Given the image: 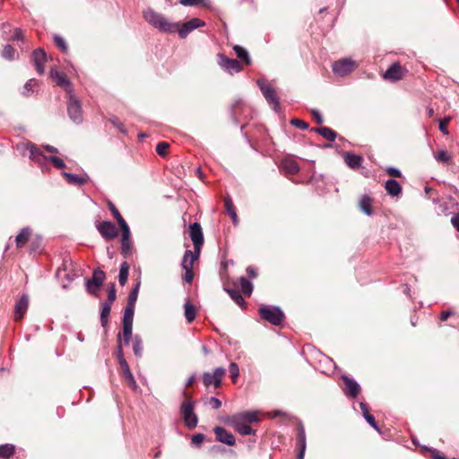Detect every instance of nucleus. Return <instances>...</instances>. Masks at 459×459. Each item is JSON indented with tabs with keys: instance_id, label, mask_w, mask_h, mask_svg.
I'll return each mask as SVG.
<instances>
[{
	"instance_id": "obj_1",
	"label": "nucleus",
	"mask_w": 459,
	"mask_h": 459,
	"mask_svg": "<svg viewBox=\"0 0 459 459\" xmlns=\"http://www.w3.org/2000/svg\"><path fill=\"white\" fill-rule=\"evenodd\" d=\"M143 17L155 29L165 33H174L178 29V23L169 22L161 13L149 8L143 12Z\"/></svg>"
},
{
	"instance_id": "obj_2",
	"label": "nucleus",
	"mask_w": 459,
	"mask_h": 459,
	"mask_svg": "<svg viewBox=\"0 0 459 459\" xmlns=\"http://www.w3.org/2000/svg\"><path fill=\"white\" fill-rule=\"evenodd\" d=\"M180 412L186 425L189 429H195L198 423V419L194 411V403L191 401H185L180 408Z\"/></svg>"
},
{
	"instance_id": "obj_3",
	"label": "nucleus",
	"mask_w": 459,
	"mask_h": 459,
	"mask_svg": "<svg viewBox=\"0 0 459 459\" xmlns=\"http://www.w3.org/2000/svg\"><path fill=\"white\" fill-rule=\"evenodd\" d=\"M260 315L263 319L274 325H281L284 317L282 311L277 307H262Z\"/></svg>"
},
{
	"instance_id": "obj_4",
	"label": "nucleus",
	"mask_w": 459,
	"mask_h": 459,
	"mask_svg": "<svg viewBox=\"0 0 459 459\" xmlns=\"http://www.w3.org/2000/svg\"><path fill=\"white\" fill-rule=\"evenodd\" d=\"M257 84L267 102L273 106V108L275 111H278L280 103L275 90L267 82L264 80H258Z\"/></svg>"
},
{
	"instance_id": "obj_5",
	"label": "nucleus",
	"mask_w": 459,
	"mask_h": 459,
	"mask_svg": "<svg viewBox=\"0 0 459 459\" xmlns=\"http://www.w3.org/2000/svg\"><path fill=\"white\" fill-rule=\"evenodd\" d=\"M67 112L70 118L75 124H81L82 122V112L80 101L74 96L70 95L67 103Z\"/></svg>"
},
{
	"instance_id": "obj_6",
	"label": "nucleus",
	"mask_w": 459,
	"mask_h": 459,
	"mask_svg": "<svg viewBox=\"0 0 459 459\" xmlns=\"http://www.w3.org/2000/svg\"><path fill=\"white\" fill-rule=\"evenodd\" d=\"M356 66L357 65L355 61L350 58H343L333 63V71L339 76H345L351 73L356 68Z\"/></svg>"
},
{
	"instance_id": "obj_7",
	"label": "nucleus",
	"mask_w": 459,
	"mask_h": 459,
	"mask_svg": "<svg viewBox=\"0 0 459 459\" xmlns=\"http://www.w3.org/2000/svg\"><path fill=\"white\" fill-rule=\"evenodd\" d=\"M217 60L219 65L231 74L234 73H238L242 70V65L238 60L228 58L223 54H218Z\"/></svg>"
},
{
	"instance_id": "obj_8",
	"label": "nucleus",
	"mask_w": 459,
	"mask_h": 459,
	"mask_svg": "<svg viewBox=\"0 0 459 459\" xmlns=\"http://www.w3.org/2000/svg\"><path fill=\"white\" fill-rule=\"evenodd\" d=\"M105 280V273L100 269L93 272L91 279L87 280L86 288L91 294H97Z\"/></svg>"
},
{
	"instance_id": "obj_9",
	"label": "nucleus",
	"mask_w": 459,
	"mask_h": 459,
	"mask_svg": "<svg viewBox=\"0 0 459 459\" xmlns=\"http://www.w3.org/2000/svg\"><path fill=\"white\" fill-rule=\"evenodd\" d=\"M205 25V22L198 18H193L184 22L182 25L178 23V29L176 30L181 39H185L191 31Z\"/></svg>"
},
{
	"instance_id": "obj_10",
	"label": "nucleus",
	"mask_w": 459,
	"mask_h": 459,
	"mask_svg": "<svg viewBox=\"0 0 459 459\" xmlns=\"http://www.w3.org/2000/svg\"><path fill=\"white\" fill-rule=\"evenodd\" d=\"M190 238L193 241L195 250L196 253H200L201 247L204 244V235L202 231L201 225L197 222H195L189 227Z\"/></svg>"
},
{
	"instance_id": "obj_11",
	"label": "nucleus",
	"mask_w": 459,
	"mask_h": 459,
	"mask_svg": "<svg viewBox=\"0 0 459 459\" xmlns=\"http://www.w3.org/2000/svg\"><path fill=\"white\" fill-rule=\"evenodd\" d=\"M98 230L106 239L115 238L118 234L116 225L111 221H103L100 223L98 225Z\"/></svg>"
},
{
	"instance_id": "obj_12",
	"label": "nucleus",
	"mask_w": 459,
	"mask_h": 459,
	"mask_svg": "<svg viewBox=\"0 0 459 459\" xmlns=\"http://www.w3.org/2000/svg\"><path fill=\"white\" fill-rule=\"evenodd\" d=\"M214 434L218 441L224 443L228 446H233L236 442L235 437L230 431H228L222 427H215Z\"/></svg>"
},
{
	"instance_id": "obj_13",
	"label": "nucleus",
	"mask_w": 459,
	"mask_h": 459,
	"mask_svg": "<svg viewBox=\"0 0 459 459\" xmlns=\"http://www.w3.org/2000/svg\"><path fill=\"white\" fill-rule=\"evenodd\" d=\"M50 76L56 82L57 85L64 87L67 92H71V83L65 74L60 73L56 68H52L50 70Z\"/></svg>"
},
{
	"instance_id": "obj_14",
	"label": "nucleus",
	"mask_w": 459,
	"mask_h": 459,
	"mask_svg": "<svg viewBox=\"0 0 459 459\" xmlns=\"http://www.w3.org/2000/svg\"><path fill=\"white\" fill-rule=\"evenodd\" d=\"M230 419H232L233 421H241V422H248V423H253V422H258L259 421V418H258V412L257 411H243V412H238V413H236L230 417H229Z\"/></svg>"
},
{
	"instance_id": "obj_15",
	"label": "nucleus",
	"mask_w": 459,
	"mask_h": 459,
	"mask_svg": "<svg viewBox=\"0 0 459 459\" xmlns=\"http://www.w3.org/2000/svg\"><path fill=\"white\" fill-rule=\"evenodd\" d=\"M403 69L399 64H393L385 73L384 77L386 80L395 82L403 78Z\"/></svg>"
},
{
	"instance_id": "obj_16",
	"label": "nucleus",
	"mask_w": 459,
	"mask_h": 459,
	"mask_svg": "<svg viewBox=\"0 0 459 459\" xmlns=\"http://www.w3.org/2000/svg\"><path fill=\"white\" fill-rule=\"evenodd\" d=\"M29 307V297L24 294L15 305L14 320L20 321L26 313Z\"/></svg>"
},
{
	"instance_id": "obj_17",
	"label": "nucleus",
	"mask_w": 459,
	"mask_h": 459,
	"mask_svg": "<svg viewBox=\"0 0 459 459\" xmlns=\"http://www.w3.org/2000/svg\"><path fill=\"white\" fill-rule=\"evenodd\" d=\"M224 422L233 427L235 430L238 431L242 436H247L254 433L253 429L244 422L238 420L233 421V420L230 418H226L224 420Z\"/></svg>"
},
{
	"instance_id": "obj_18",
	"label": "nucleus",
	"mask_w": 459,
	"mask_h": 459,
	"mask_svg": "<svg viewBox=\"0 0 459 459\" xmlns=\"http://www.w3.org/2000/svg\"><path fill=\"white\" fill-rule=\"evenodd\" d=\"M47 60V55L43 49L38 48L33 52V62L37 72L39 74H44V64Z\"/></svg>"
},
{
	"instance_id": "obj_19",
	"label": "nucleus",
	"mask_w": 459,
	"mask_h": 459,
	"mask_svg": "<svg viewBox=\"0 0 459 459\" xmlns=\"http://www.w3.org/2000/svg\"><path fill=\"white\" fill-rule=\"evenodd\" d=\"M342 379L346 385V386L344 388V393L346 394V395H350L351 397H356L359 394V390H360L359 384L356 381H354L353 379H351L346 376H343Z\"/></svg>"
},
{
	"instance_id": "obj_20",
	"label": "nucleus",
	"mask_w": 459,
	"mask_h": 459,
	"mask_svg": "<svg viewBox=\"0 0 459 459\" xmlns=\"http://www.w3.org/2000/svg\"><path fill=\"white\" fill-rule=\"evenodd\" d=\"M200 253H196L191 250H186L185 252L183 260H182V267L184 270H193L194 263L198 259Z\"/></svg>"
},
{
	"instance_id": "obj_21",
	"label": "nucleus",
	"mask_w": 459,
	"mask_h": 459,
	"mask_svg": "<svg viewBox=\"0 0 459 459\" xmlns=\"http://www.w3.org/2000/svg\"><path fill=\"white\" fill-rule=\"evenodd\" d=\"M344 160L349 168L357 169L361 167L362 157L353 153L346 152L344 154Z\"/></svg>"
},
{
	"instance_id": "obj_22",
	"label": "nucleus",
	"mask_w": 459,
	"mask_h": 459,
	"mask_svg": "<svg viewBox=\"0 0 459 459\" xmlns=\"http://www.w3.org/2000/svg\"><path fill=\"white\" fill-rule=\"evenodd\" d=\"M281 166L289 174H296L299 170L298 162L290 157L283 159Z\"/></svg>"
},
{
	"instance_id": "obj_23",
	"label": "nucleus",
	"mask_w": 459,
	"mask_h": 459,
	"mask_svg": "<svg viewBox=\"0 0 459 459\" xmlns=\"http://www.w3.org/2000/svg\"><path fill=\"white\" fill-rule=\"evenodd\" d=\"M30 158L37 162L39 166H42L44 163H46L48 160V157L43 155L40 150L33 144L30 146Z\"/></svg>"
},
{
	"instance_id": "obj_24",
	"label": "nucleus",
	"mask_w": 459,
	"mask_h": 459,
	"mask_svg": "<svg viewBox=\"0 0 459 459\" xmlns=\"http://www.w3.org/2000/svg\"><path fill=\"white\" fill-rule=\"evenodd\" d=\"M385 188L392 196H398L402 192L401 185L394 179H389L385 182Z\"/></svg>"
},
{
	"instance_id": "obj_25",
	"label": "nucleus",
	"mask_w": 459,
	"mask_h": 459,
	"mask_svg": "<svg viewBox=\"0 0 459 459\" xmlns=\"http://www.w3.org/2000/svg\"><path fill=\"white\" fill-rule=\"evenodd\" d=\"M298 446L299 447V453L298 455V458L297 459H303L304 458L305 450H306V435H305V430H304L303 427H300L299 429V432H298Z\"/></svg>"
},
{
	"instance_id": "obj_26",
	"label": "nucleus",
	"mask_w": 459,
	"mask_h": 459,
	"mask_svg": "<svg viewBox=\"0 0 459 459\" xmlns=\"http://www.w3.org/2000/svg\"><path fill=\"white\" fill-rule=\"evenodd\" d=\"M31 235V230L30 228H23L20 233L15 238V243L17 247H22L26 242L29 240Z\"/></svg>"
},
{
	"instance_id": "obj_27",
	"label": "nucleus",
	"mask_w": 459,
	"mask_h": 459,
	"mask_svg": "<svg viewBox=\"0 0 459 459\" xmlns=\"http://www.w3.org/2000/svg\"><path fill=\"white\" fill-rule=\"evenodd\" d=\"M233 49H234L237 56L240 60H242L246 65H250L251 59H250L249 54L244 48H242L238 45H235L233 47Z\"/></svg>"
},
{
	"instance_id": "obj_28",
	"label": "nucleus",
	"mask_w": 459,
	"mask_h": 459,
	"mask_svg": "<svg viewBox=\"0 0 459 459\" xmlns=\"http://www.w3.org/2000/svg\"><path fill=\"white\" fill-rule=\"evenodd\" d=\"M313 130L328 141H334L337 135L336 133L329 127H320Z\"/></svg>"
},
{
	"instance_id": "obj_29",
	"label": "nucleus",
	"mask_w": 459,
	"mask_h": 459,
	"mask_svg": "<svg viewBox=\"0 0 459 459\" xmlns=\"http://www.w3.org/2000/svg\"><path fill=\"white\" fill-rule=\"evenodd\" d=\"M62 175L66 178V180L69 183L74 184V185L81 186L87 182V178L78 176V175H75V174L63 172Z\"/></svg>"
},
{
	"instance_id": "obj_30",
	"label": "nucleus",
	"mask_w": 459,
	"mask_h": 459,
	"mask_svg": "<svg viewBox=\"0 0 459 459\" xmlns=\"http://www.w3.org/2000/svg\"><path fill=\"white\" fill-rule=\"evenodd\" d=\"M371 204L372 200L367 195L362 196L359 200V208L367 215H370L372 213Z\"/></svg>"
},
{
	"instance_id": "obj_31",
	"label": "nucleus",
	"mask_w": 459,
	"mask_h": 459,
	"mask_svg": "<svg viewBox=\"0 0 459 459\" xmlns=\"http://www.w3.org/2000/svg\"><path fill=\"white\" fill-rule=\"evenodd\" d=\"M128 273H129V265L126 262L122 263L119 270V276H118V281L119 283L124 286L128 278Z\"/></svg>"
},
{
	"instance_id": "obj_32",
	"label": "nucleus",
	"mask_w": 459,
	"mask_h": 459,
	"mask_svg": "<svg viewBox=\"0 0 459 459\" xmlns=\"http://www.w3.org/2000/svg\"><path fill=\"white\" fill-rule=\"evenodd\" d=\"M15 446L11 444H5L0 446V457L8 459L14 454Z\"/></svg>"
},
{
	"instance_id": "obj_33",
	"label": "nucleus",
	"mask_w": 459,
	"mask_h": 459,
	"mask_svg": "<svg viewBox=\"0 0 459 459\" xmlns=\"http://www.w3.org/2000/svg\"><path fill=\"white\" fill-rule=\"evenodd\" d=\"M238 281L241 291L245 295L250 296L253 291V284L245 277H240Z\"/></svg>"
},
{
	"instance_id": "obj_34",
	"label": "nucleus",
	"mask_w": 459,
	"mask_h": 459,
	"mask_svg": "<svg viewBox=\"0 0 459 459\" xmlns=\"http://www.w3.org/2000/svg\"><path fill=\"white\" fill-rule=\"evenodd\" d=\"M134 307H126L123 316V325L133 326Z\"/></svg>"
},
{
	"instance_id": "obj_35",
	"label": "nucleus",
	"mask_w": 459,
	"mask_h": 459,
	"mask_svg": "<svg viewBox=\"0 0 459 459\" xmlns=\"http://www.w3.org/2000/svg\"><path fill=\"white\" fill-rule=\"evenodd\" d=\"M225 206H226V209H227V212H228L230 217L232 220L233 224L238 225V215H237L236 211L234 210L233 204L230 199L228 198L225 200Z\"/></svg>"
},
{
	"instance_id": "obj_36",
	"label": "nucleus",
	"mask_w": 459,
	"mask_h": 459,
	"mask_svg": "<svg viewBox=\"0 0 459 459\" xmlns=\"http://www.w3.org/2000/svg\"><path fill=\"white\" fill-rule=\"evenodd\" d=\"M184 307H185V316H186L187 322H189V323L193 322L195 318V307L189 301H186L185 303Z\"/></svg>"
},
{
	"instance_id": "obj_37",
	"label": "nucleus",
	"mask_w": 459,
	"mask_h": 459,
	"mask_svg": "<svg viewBox=\"0 0 459 459\" xmlns=\"http://www.w3.org/2000/svg\"><path fill=\"white\" fill-rule=\"evenodd\" d=\"M111 310L109 303H104L100 313V322L102 326H106L108 322V316Z\"/></svg>"
},
{
	"instance_id": "obj_38",
	"label": "nucleus",
	"mask_w": 459,
	"mask_h": 459,
	"mask_svg": "<svg viewBox=\"0 0 459 459\" xmlns=\"http://www.w3.org/2000/svg\"><path fill=\"white\" fill-rule=\"evenodd\" d=\"M143 341L139 335H135L133 342V351L135 356L141 357L143 355Z\"/></svg>"
},
{
	"instance_id": "obj_39",
	"label": "nucleus",
	"mask_w": 459,
	"mask_h": 459,
	"mask_svg": "<svg viewBox=\"0 0 459 459\" xmlns=\"http://www.w3.org/2000/svg\"><path fill=\"white\" fill-rule=\"evenodd\" d=\"M139 289H140V282H138L135 285V287L131 290V292L128 296L126 307H134L135 302H136L137 297H138Z\"/></svg>"
},
{
	"instance_id": "obj_40",
	"label": "nucleus",
	"mask_w": 459,
	"mask_h": 459,
	"mask_svg": "<svg viewBox=\"0 0 459 459\" xmlns=\"http://www.w3.org/2000/svg\"><path fill=\"white\" fill-rule=\"evenodd\" d=\"M230 298L240 307L245 305V300L238 290H227Z\"/></svg>"
},
{
	"instance_id": "obj_41",
	"label": "nucleus",
	"mask_w": 459,
	"mask_h": 459,
	"mask_svg": "<svg viewBox=\"0 0 459 459\" xmlns=\"http://www.w3.org/2000/svg\"><path fill=\"white\" fill-rule=\"evenodd\" d=\"M179 4L184 6H195V5H209V0H178Z\"/></svg>"
},
{
	"instance_id": "obj_42",
	"label": "nucleus",
	"mask_w": 459,
	"mask_h": 459,
	"mask_svg": "<svg viewBox=\"0 0 459 459\" xmlns=\"http://www.w3.org/2000/svg\"><path fill=\"white\" fill-rule=\"evenodd\" d=\"M226 370L223 368H215L212 377L215 378V388L219 387L221 384V378L225 375Z\"/></svg>"
},
{
	"instance_id": "obj_43",
	"label": "nucleus",
	"mask_w": 459,
	"mask_h": 459,
	"mask_svg": "<svg viewBox=\"0 0 459 459\" xmlns=\"http://www.w3.org/2000/svg\"><path fill=\"white\" fill-rule=\"evenodd\" d=\"M226 370L223 368H215L212 377L215 378V388L219 387L221 384V378L225 375Z\"/></svg>"
},
{
	"instance_id": "obj_44",
	"label": "nucleus",
	"mask_w": 459,
	"mask_h": 459,
	"mask_svg": "<svg viewBox=\"0 0 459 459\" xmlns=\"http://www.w3.org/2000/svg\"><path fill=\"white\" fill-rule=\"evenodd\" d=\"M435 158L437 161L447 163L451 160L452 157L451 155L445 150H440L437 152L435 155Z\"/></svg>"
},
{
	"instance_id": "obj_45",
	"label": "nucleus",
	"mask_w": 459,
	"mask_h": 459,
	"mask_svg": "<svg viewBox=\"0 0 459 459\" xmlns=\"http://www.w3.org/2000/svg\"><path fill=\"white\" fill-rule=\"evenodd\" d=\"M15 49L11 45H5L2 51V56L5 59L12 60L14 58Z\"/></svg>"
},
{
	"instance_id": "obj_46",
	"label": "nucleus",
	"mask_w": 459,
	"mask_h": 459,
	"mask_svg": "<svg viewBox=\"0 0 459 459\" xmlns=\"http://www.w3.org/2000/svg\"><path fill=\"white\" fill-rule=\"evenodd\" d=\"M117 342V357L118 363H121L122 361H126V359L124 357V352H123L121 334H118Z\"/></svg>"
},
{
	"instance_id": "obj_47",
	"label": "nucleus",
	"mask_w": 459,
	"mask_h": 459,
	"mask_svg": "<svg viewBox=\"0 0 459 459\" xmlns=\"http://www.w3.org/2000/svg\"><path fill=\"white\" fill-rule=\"evenodd\" d=\"M129 234H130V230H129V227L128 225H125L124 228H122V248H123V251L126 250V248H127V242H128V238H129Z\"/></svg>"
},
{
	"instance_id": "obj_48",
	"label": "nucleus",
	"mask_w": 459,
	"mask_h": 459,
	"mask_svg": "<svg viewBox=\"0 0 459 459\" xmlns=\"http://www.w3.org/2000/svg\"><path fill=\"white\" fill-rule=\"evenodd\" d=\"M133 326L123 325V339L125 343L127 345L132 338Z\"/></svg>"
},
{
	"instance_id": "obj_49",
	"label": "nucleus",
	"mask_w": 459,
	"mask_h": 459,
	"mask_svg": "<svg viewBox=\"0 0 459 459\" xmlns=\"http://www.w3.org/2000/svg\"><path fill=\"white\" fill-rule=\"evenodd\" d=\"M229 371L232 381L235 382L239 376L238 366L235 362H231L229 367Z\"/></svg>"
},
{
	"instance_id": "obj_50",
	"label": "nucleus",
	"mask_w": 459,
	"mask_h": 459,
	"mask_svg": "<svg viewBox=\"0 0 459 459\" xmlns=\"http://www.w3.org/2000/svg\"><path fill=\"white\" fill-rule=\"evenodd\" d=\"M169 144L165 142H160L157 144L156 152L159 155L164 157L167 154Z\"/></svg>"
},
{
	"instance_id": "obj_51",
	"label": "nucleus",
	"mask_w": 459,
	"mask_h": 459,
	"mask_svg": "<svg viewBox=\"0 0 459 459\" xmlns=\"http://www.w3.org/2000/svg\"><path fill=\"white\" fill-rule=\"evenodd\" d=\"M124 377L126 378L128 385L133 389V390H137L138 388V385L136 384V381L132 374V372H128L127 374L124 375Z\"/></svg>"
},
{
	"instance_id": "obj_52",
	"label": "nucleus",
	"mask_w": 459,
	"mask_h": 459,
	"mask_svg": "<svg viewBox=\"0 0 459 459\" xmlns=\"http://www.w3.org/2000/svg\"><path fill=\"white\" fill-rule=\"evenodd\" d=\"M48 161H51L55 165V167L58 169H63L65 167V164L63 161V160L56 156L48 157L47 162Z\"/></svg>"
},
{
	"instance_id": "obj_53",
	"label": "nucleus",
	"mask_w": 459,
	"mask_h": 459,
	"mask_svg": "<svg viewBox=\"0 0 459 459\" xmlns=\"http://www.w3.org/2000/svg\"><path fill=\"white\" fill-rule=\"evenodd\" d=\"M54 41L63 52H65L67 50L65 40L62 37L56 35L54 37Z\"/></svg>"
},
{
	"instance_id": "obj_54",
	"label": "nucleus",
	"mask_w": 459,
	"mask_h": 459,
	"mask_svg": "<svg viewBox=\"0 0 459 459\" xmlns=\"http://www.w3.org/2000/svg\"><path fill=\"white\" fill-rule=\"evenodd\" d=\"M203 380L205 386H215V378L212 377V374L205 372L203 376Z\"/></svg>"
},
{
	"instance_id": "obj_55",
	"label": "nucleus",
	"mask_w": 459,
	"mask_h": 459,
	"mask_svg": "<svg viewBox=\"0 0 459 459\" xmlns=\"http://www.w3.org/2000/svg\"><path fill=\"white\" fill-rule=\"evenodd\" d=\"M36 84H37V81H36V80H34V79H30V80H29V81L25 83V85H24V87H23V90H24L23 94H24V95H29V94H30V91H32V89H33V87H35V86H36Z\"/></svg>"
},
{
	"instance_id": "obj_56",
	"label": "nucleus",
	"mask_w": 459,
	"mask_h": 459,
	"mask_svg": "<svg viewBox=\"0 0 459 459\" xmlns=\"http://www.w3.org/2000/svg\"><path fill=\"white\" fill-rule=\"evenodd\" d=\"M290 124L294 126H297L302 130H306L308 128V124L301 119H299V118H293L291 121H290Z\"/></svg>"
},
{
	"instance_id": "obj_57",
	"label": "nucleus",
	"mask_w": 459,
	"mask_h": 459,
	"mask_svg": "<svg viewBox=\"0 0 459 459\" xmlns=\"http://www.w3.org/2000/svg\"><path fill=\"white\" fill-rule=\"evenodd\" d=\"M115 299H116L115 285L111 284L110 288L108 289V301L106 303H109L111 305Z\"/></svg>"
},
{
	"instance_id": "obj_58",
	"label": "nucleus",
	"mask_w": 459,
	"mask_h": 459,
	"mask_svg": "<svg viewBox=\"0 0 459 459\" xmlns=\"http://www.w3.org/2000/svg\"><path fill=\"white\" fill-rule=\"evenodd\" d=\"M364 418L373 429L379 431V428L376 423L375 418L370 413H367V415H365Z\"/></svg>"
},
{
	"instance_id": "obj_59",
	"label": "nucleus",
	"mask_w": 459,
	"mask_h": 459,
	"mask_svg": "<svg viewBox=\"0 0 459 459\" xmlns=\"http://www.w3.org/2000/svg\"><path fill=\"white\" fill-rule=\"evenodd\" d=\"M449 121H450V117H446V118L443 119L442 121H440V123H439V130L444 134H448V130H447L446 126H447V124L449 123Z\"/></svg>"
},
{
	"instance_id": "obj_60",
	"label": "nucleus",
	"mask_w": 459,
	"mask_h": 459,
	"mask_svg": "<svg viewBox=\"0 0 459 459\" xmlns=\"http://www.w3.org/2000/svg\"><path fill=\"white\" fill-rule=\"evenodd\" d=\"M386 172L389 176L394 178H400L402 176L401 171L398 169L393 167L386 168Z\"/></svg>"
},
{
	"instance_id": "obj_61",
	"label": "nucleus",
	"mask_w": 459,
	"mask_h": 459,
	"mask_svg": "<svg viewBox=\"0 0 459 459\" xmlns=\"http://www.w3.org/2000/svg\"><path fill=\"white\" fill-rule=\"evenodd\" d=\"M204 440V436L203 434H195L192 437V443L195 446L201 445Z\"/></svg>"
},
{
	"instance_id": "obj_62",
	"label": "nucleus",
	"mask_w": 459,
	"mask_h": 459,
	"mask_svg": "<svg viewBox=\"0 0 459 459\" xmlns=\"http://www.w3.org/2000/svg\"><path fill=\"white\" fill-rule=\"evenodd\" d=\"M13 40H22L23 39L22 30L16 28L13 30V34L10 38Z\"/></svg>"
},
{
	"instance_id": "obj_63",
	"label": "nucleus",
	"mask_w": 459,
	"mask_h": 459,
	"mask_svg": "<svg viewBox=\"0 0 459 459\" xmlns=\"http://www.w3.org/2000/svg\"><path fill=\"white\" fill-rule=\"evenodd\" d=\"M184 280L188 283H191L193 281V280H194L193 270H185Z\"/></svg>"
},
{
	"instance_id": "obj_64",
	"label": "nucleus",
	"mask_w": 459,
	"mask_h": 459,
	"mask_svg": "<svg viewBox=\"0 0 459 459\" xmlns=\"http://www.w3.org/2000/svg\"><path fill=\"white\" fill-rule=\"evenodd\" d=\"M209 403L213 409H219L221 406V402L216 397H211Z\"/></svg>"
}]
</instances>
